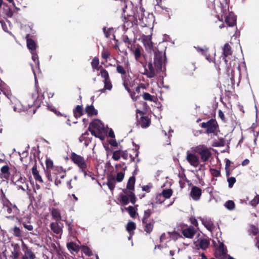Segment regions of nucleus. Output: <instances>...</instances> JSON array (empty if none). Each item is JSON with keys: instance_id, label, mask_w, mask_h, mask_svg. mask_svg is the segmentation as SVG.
Returning <instances> with one entry per match:
<instances>
[{"instance_id": "nucleus-27", "label": "nucleus", "mask_w": 259, "mask_h": 259, "mask_svg": "<svg viewBox=\"0 0 259 259\" xmlns=\"http://www.w3.org/2000/svg\"><path fill=\"white\" fill-rule=\"evenodd\" d=\"M10 232L12 233L15 237L21 238L22 237V231L19 227L15 226L10 230Z\"/></svg>"}, {"instance_id": "nucleus-55", "label": "nucleus", "mask_w": 259, "mask_h": 259, "mask_svg": "<svg viewBox=\"0 0 259 259\" xmlns=\"http://www.w3.org/2000/svg\"><path fill=\"white\" fill-rule=\"evenodd\" d=\"M115 169L116 170H119L120 169H121L123 171L126 170L127 167L125 165V163L124 162H122V163H119L115 165Z\"/></svg>"}, {"instance_id": "nucleus-20", "label": "nucleus", "mask_w": 259, "mask_h": 259, "mask_svg": "<svg viewBox=\"0 0 259 259\" xmlns=\"http://www.w3.org/2000/svg\"><path fill=\"white\" fill-rule=\"evenodd\" d=\"M115 177L113 175H109L107 177V185L111 191H113L115 186Z\"/></svg>"}, {"instance_id": "nucleus-50", "label": "nucleus", "mask_w": 259, "mask_h": 259, "mask_svg": "<svg viewBox=\"0 0 259 259\" xmlns=\"http://www.w3.org/2000/svg\"><path fill=\"white\" fill-rule=\"evenodd\" d=\"M52 171L54 174L58 176L59 174H61L64 170L61 166H55Z\"/></svg>"}, {"instance_id": "nucleus-15", "label": "nucleus", "mask_w": 259, "mask_h": 259, "mask_svg": "<svg viewBox=\"0 0 259 259\" xmlns=\"http://www.w3.org/2000/svg\"><path fill=\"white\" fill-rule=\"evenodd\" d=\"M196 233V231L193 226L183 229L182 231L183 235L186 238H192Z\"/></svg>"}, {"instance_id": "nucleus-47", "label": "nucleus", "mask_w": 259, "mask_h": 259, "mask_svg": "<svg viewBox=\"0 0 259 259\" xmlns=\"http://www.w3.org/2000/svg\"><path fill=\"white\" fill-rule=\"evenodd\" d=\"M121 155V150H118L115 151L113 152L112 158L115 160L118 161L120 159Z\"/></svg>"}, {"instance_id": "nucleus-40", "label": "nucleus", "mask_w": 259, "mask_h": 259, "mask_svg": "<svg viewBox=\"0 0 259 259\" xmlns=\"http://www.w3.org/2000/svg\"><path fill=\"white\" fill-rule=\"evenodd\" d=\"M110 56V51L106 48H103V50L101 53V57L105 60V62H107V59Z\"/></svg>"}, {"instance_id": "nucleus-58", "label": "nucleus", "mask_w": 259, "mask_h": 259, "mask_svg": "<svg viewBox=\"0 0 259 259\" xmlns=\"http://www.w3.org/2000/svg\"><path fill=\"white\" fill-rule=\"evenodd\" d=\"M123 42L127 45V47L130 49L131 50H132V46L130 47V45H131V40L127 36H125L123 37Z\"/></svg>"}, {"instance_id": "nucleus-35", "label": "nucleus", "mask_w": 259, "mask_h": 259, "mask_svg": "<svg viewBox=\"0 0 259 259\" xmlns=\"http://www.w3.org/2000/svg\"><path fill=\"white\" fill-rule=\"evenodd\" d=\"M133 153H129V157L131 159V162H134L135 161L136 157L138 156L139 152L137 148L133 149L132 150Z\"/></svg>"}, {"instance_id": "nucleus-4", "label": "nucleus", "mask_w": 259, "mask_h": 259, "mask_svg": "<svg viewBox=\"0 0 259 259\" xmlns=\"http://www.w3.org/2000/svg\"><path fill=\"white\" fill-rule=\"evenodd\" d=\"M152 213L153 211L150 209L145 210L142 219L144 231L148 234H150L153 231L156 222L154 219L150 218Z\"/></svg>"}, {"instance_id": "nucleus-63", "label": "nucleus", "mask_w": 259, "mask_h": 259, "mask_svg": "<svg viewBox=\"0 0 259 259\" xmlns=\"http://www.w3.org/2000/svg\"><path fill=\"white\" fill-rule=\"evenodd\" d=\"M129 156V153L127 150H121V157L125 160H127Z\"/></svg>"}, {"instance_id": "nucleus-23", "label": "nucleus", "mask_w": 259, "mask_h": 259, "mask_svg": "<svg viewBox=\"0 0 259 259\" xmlns=\"http://www.w3.org/2000/svg\"><path fill=\"white\" fill-rule=\"evenodd\" d=\"M143 44L146 50L151 51L153 49V42L148 36H144L143 38Z\"/></svg>"}, {"instance_id": "nucleus-6", "label": "nucleus", "mask_w": 259, "mask_h": 259, "mask_svg": "<svg viewBox=\"0 0 259 259\" xmlns=\"http://www.w3.org/2000/svg\"><path fill=\"white\" fill-rule=\"evenodd\" d=\"M193 151L200 156L201 160L203 162L207 161L212 154L210 149L204 145H199L195 147Z\"/></svg>"}, {"instance_id": "nucleus-32", "label": "nucleus", "mask_w": 259, "mask_h": 259, "mask_svg": "<svg viewBox=\"0 0 259 259\" xmlns=\"http://www.w3.org/2000/svg\"><path fill=\"white\" fill-rule=\"evenodd\" d=\"M99 59L97 57H94L91 62V66L93 69L97 70L100 69L102 68V66H99Z\"/></svg>"}, {"instance_id": "nucleus-33", "label": "nucleus", "mask_w": 259, "mask_h": 259, "mask_svg": "<svg viewBox=\"0 0 259 259\" xmlns=\"http://www.w3.org/2000/svg\"><path fill=\"white\" fill-rule=\"evenodd\" d=\"M30 160L32 161V163L33 164V166L32 167V173L33 176L37 174L38 172V171L37 169L36 162L37 160L35 156L34 155L33 157L32 158L30 157Z\"/></svg>"}, {"instance_id": "nucleus-34", "label": "nucleus", "mask_w": 259, "mask_h": 259, "mask_svg": "<svg viewBox=\"0 0 259 259\" xmlns=\"http://www.w3.org/2000/svg\"><path fill=\"white\" fill-rule=\"evenodd\" d=\"M142 97L143 99L145 101H148L150 102H155V96L150 95L148 93L143 92Z\"/></svg>"}, {"instance_id": "nucleus-43", "label": "nucleus", "mask_w": 259, "mask_h": 259, "mask_svg": "<svg viewBox=\"0 0 259 259\" xmlns=\"http://www.w3.org/2000/svg\"><path fill=\"white\" fill-rule=\"evenodd\" d=\"M125 209L128 212L130 216L135 218L136 217V211L135 208L132 206H129L127 207H125Z\"/></svg>"}, {"instance_id": "nucleus-13", "label": "nucleus", "mask_w": 259, "mask_h": 259, "mask_svg": "<svg viewBox=\"0 0 259 259\" xmlns=\"http://www.w3.org/2000/svg\"><path fill=\"white\" fill-rule=\"evenodd\" d=\"M209 244V241L207 239L200 238L198 240L195 246L197 249L200 248L202 250H205L208 247Z\"/></svg>"}, {"instance_id": "nucleus-21", "label": "nucleus", "mask_w": 259, "mask_h": 259, "mask_svg": "<svg viewBox=\"0 0 259 259\" xmlns=\"http://www.w3.org/2000/svg\"><path fill=\"white\" fill-rule=\"evenodd\" d=\"M66 246L68 249L71 252H72V251H74L76 253H78L81 248L80 246L73 242H70L67 243Z\"/></svg>"}, {"instance_id": "nucleus-45", "label": "nucleus", "mask_w": 259, "mask_h": 259, "mask_svg": "<svg viewBox=\"0 0 259 259\" xmlns=\"http://www.w3.org/2000/svg\"><path fill=\"white\" fill-rule=\"evenodd\" d=\"M31 53L32 55V59L34 62L36 66L38 67L39 65V62L38 57L36 51L31 52Z\"/></svg>"}, {"instance_id": "nucleus-61", "label": "nucleus", "mask_w": 259, "mask_h": 259, "mask_svg": "<svg viewBox=\"0 0 259 259\" xmlns=\"http://www.w3.org/2000/svg\"><path fill=\"white\" fill-rule=\"evenodd\" d=\"M152 188V185L151 184H149L147 185L143 186L142 187V190L143 191H146L147 192H149L150 189Z\"/></svg>"}, {"instance_id": "nucleus-53", "label": "nucleus", "mask_w": 259, "mask_h": 259, "mask_svg": "<svg viewBox=\"0 0 259 259\" xmlns=\"http://www.w3.org/2000/svg\"><path fill=\"white\" fill-rule=\"evenodd\" d=\"M22 224L23 225V227H24L25 229H27V230L29 231H33V226L31 224L30 222H23L22 223Z\"/></svg>"}, {"instance_id": "nucleus-3", "label": "nucleus", "mask_w": 259, "mask_h": 259, "mask_svg": "<svg viewBox=\"0 0 259 259\" xmlns=\"http://www.w3.org/2000/svg\"><path fill=\"white\" fill-rule=\"evenodd\" d=\"M104 130V125L99 119H95L91 122L88 129L93 136L102 140L104 139L102 134Z\"/></svg>"}, {"instance_id": "nucleus-30", "label": "nucleus", "mask_w": 259, "mask_h": 259, "mask_svg": "<svg viewBox=\"0 0 259 259\" xmlns=\"http://www.w3.org/2000/svg\"><path fill=\"white\" fill-rule=\"evenodd\" d=\"M127 66H123L120 64L116 65V71L121 75H125L127 73Z\"/></svg>"}, {"instance_id": "nucleus-2", "label": "nucleus", "mask_w": 259, "mask_h": 259, "mask_svg": "<svg viewBox=\"0 0 259 259\" xmlns=\"http://www.w3.org/2000/svg\"><path fill=\"white\" fill-rule=\"evenodd\" d=\"M135 182L136 178L134 176L130 177L126 185V188L122 190V192L125 194L120 195V201L123 205L128 204L130 200L133 204H135L136 203L137 198L135 193L133 192L135 189Z\"/></svg>"}, {"instance_id": "nucleus-62", "label": "nucleus", "mask_w": 259, "mask_h": 259, "mask_svg": "<svg viewBox=\"0 0 259 259\" xmlns=\"http://www.w3.org/2000/svg\"><path fill=\"white\" fill-rule=\"evenodd\" d=\"M218 115L223 122H226L227 120H226V118L225 117V115L221 110H219Z\"/></svg>"}, {"instance_id": "nucleus-31", "label": "nucleus", "mask_w": 259, "mask_h": 259, "mask_svg": "<svg viewBox=\"0 0 259 259\" xmlns=\"http://www.w3.org/2000/svg\"><path fill=\"white\" fill-rule=\"evenodd\" d=\"M4 208L9 214L12 213L13 211V209H14L15 210H16L17 209L15 205L13 206L12 204L11 203L4 204Z\"/></svg>"}, {"instance_id": "nucleus-25", "label": "nucleus", "mask_w": 259, "mask_h": 259, "mask_svg": "<svg viewBox=\"0 0 259 259\" xmlns=\"http://www.w3.org/2000/svg\"><path fill=\"white\" fill-rule=\"evenodd\" d=\"M29 34L27 35V47L31 52L35 51L36 48V44L35 41L31 38H28Z\"/></svg>"}, {"instance_id": "nucleus-10", "label": "nucleus", "mask_w": 259, "mask_h": 259, "mask_svg": "<svg viewBox=\"0 0 259 259\" xmlns=\"http://www.w3.org/2000/svg\"><path fill=\"white\" fill-rule=\"evenodd\" d=\"M186 160L191 165L195 167H197L199 164V157L195 154L190 153L189 151L187 152Z\"/></svg>"}, {"instance_id": "nucleus-57", "label": "nucleus", "mask_w": 259, "mask_h": 259, "mask_svg": "<svg viewBox=\"0 0 259 259\" xmlns=\"http://www.w3.org/2000/svg\"><path fill=\"white\" fill-rule=\"evenodd\" d=\"M134 24L132 22L130 21L127 19L126 21L124 22L123 24V28L126 29H128L130 28H132L134 26Z\"/></svg>"}, {"instance_id": "nucleus-1", "label": "nucleus", "mask_w": 259, "mask_h": 259, "mask_svg": "<svg viewBox=\"0 0 259 259\" xmlns=\"http://www.w3.org/2000/svg\"><path fill=\"white\" fill-rule=\"evenodd\" d=\"M154 53V66L152 62L148 63L147 68L146 66H143L145 68V72L144 74L147 75L148 78H153L156 75V73L160 72L162 70L164 59L163 57H165V53L162 51L159 50H153Z\"/></svg>"}, {"instance_id": "nucleus-29", "label": "nucleus", "mask_w": 259, "mask_h": 259, "mask_svg": "<svg viewBox=\"0 0 259 259\" xmlns=\"http://www.w3.org/2000/svg\"><path fill=\"white\" fill-rule=\"evenodd\" d=\"M142 51H143V49L140 46H138L136 49L133 51L135 58L137 61H140V59L142 56Z\"/></svg>"}, {"instance_id": "nucleus-24", "label": "nucleus", "mask_w": 259, "mask_h": 259, "mask_svg": "<svg viewBox=\"0 0 259 259\" xmlns=\"http://www.w3.org/2000/svg\"><path fill=\"white\" fill-rule=\"evenodd\" d=\"M83 109L82 106L77 105L73 109V115L76 118L80 117L83 114Z\"/></svg>"}, {"instance_id": "nucleus-17", "label": "nucleus", "mask_w": 259, "mask_h": 259, "mask_svg": "<svg viewBox=\"0 0 259 259\" xmlns=\"http://www.w3.org/2000/svg\"><path fill=\"white\" fill-rule=\"evenodd\" d=\"M201 221L202 222V224L205 226V227L209 231L212 232L215 228V226L211 221V220L209 219H202L201 218H199Z\"/></svg>"}, {"instance_id": "nucleus-54", "label": "nucleus", "mask_w": 259, "mask_h": 259, "mask_svg": "<svg viewBox=\"0 0 259 259\" xmlns=\"http://www.w3.org/2000/svg\"><path fill=\"white\" fill-rule=\"evenodd\" d=\"M212 146L214 147H223L225 146V141L222 138L218 141L214 142Z\"/></svg>"}, {"instance_id": "nucleus-60", "label": "nucleus", "mask_w": 259, "mask_h": 259, "mask_svg": "<svg viewBox=\"0 0 259 259\" xmlns=\"http://www.w3.org/2000/svg\"><path fill=\"white\" fill-rule=\"evenodd\" d=\"M129 94H130L132 99L134 101H137L140 98V95L136 96V93L134 91H132L131 92V93H129Z\"/></svg>"}, {"instance_id": "nucleus-5", "label": "nucleus", "mask_w": 259, "mask_h": 259, "mask_svg": "<svg viewBox=\"0 0 259 259\" xmlns=\"http://www.w3.org/2000/svg\"><path fill=\"white\" fill-rule=\"evenodd\" d=\"M201 127L205 129V133L209 135L211 134L216 135L219 129V124L215 119L211 118L207 122H203L200 123Z\"/></svg>"}, {"instance_id": "nucleus-38", "label": "nucleus", "mask_w": 259, "mask_h": 259, "mask_svg": "<svg viewBox=\"0 0 259 259\" xmlns=\"http://www.w3.org/2000/svg\"><path fill=\"white\" fill-rule=\"evenodd\" d=\"M100 75H101V77L104 79V80H108L110 79L109 73L107 70H106L105 69L103 68V67L101 68L100 69Z\"/></svg>"}, {"instance_id": "nucleus-12", "label": "nucleus", "mask_w": 259, "mask_h": 259, "mask_svg": "<svg viewBox=\"0 0 259 259\" xmlns=\"http://www.w3.org/2000/svg\"><path fill=\"white\" fill-rule=\"evenodd\" d=\"M232 55V51L231 46L228 43H226L223 48V59L226 66L228 65L227 57Z\"/></svg>"}, {"instance_id": "nucleus-16", "label": "nucleus", "mask_w": 259, "mask_h": 259, "mask_svg": "<svg viewBox=\"0 0 259 259\" xmlns=\"http://www.w3.org/2000/svg\"><path fill=\"white\" fill-rule=\"evenodd\" d=\"M61 225L62 224L60 222L56 221L51 223L50 227L54 233L59 234L62 232Z\"/></svg>"}, {"instance_id": "nucleus-9", "label": "nucleus", "mask_w": 259, "mask_h": 259, "mask_svg": "<svg viewBox=\"0 0 259 259\" xmlns=\"http://www.w3.org/2000/svg\"><path fill=\"white\" fill-rule=\"evenodd\" d=\"M144 12V8L140 7L139 10L137 11L138 15L135 13L134 16H128L127 19L132 22L134 25H137L138 23V20H141L143 19Z\"/></svg>"}, {"instance_id": "nucleus-18", "label": "nucleus", "mask_w": 259, "mask_h": 259, "mask_svg": "<svg viewBox=\"0 0 259 259\" xmlns=\"http://www.w3.org/2000/svg\"><path fill=\"white\" fill-rule=\"evenodd\" d=\"M225 21L228 26H233L236 24V19L232 13H230L225 17Z\"/></svg>"}, {"instance_id": "nucleus-22", "label": "nucleus", "mask_w": 259, "mask_h": 259, "mask_svg": "<svg viewBox=\"0 0 259 259\" xmlns=\"http://www.w3.org/2000/svg\"><path fill=\"white\" fill-rule=\"evenodd\" d=\"M51 213L52 218L54 220L57 222H60L61 220L62 217L61 215V212L59 209L52 208Z\"/></svg>"}, {"instance_id": "nucleus-64", "label": "nucleus", "mask_w": 259, "mask_h": 259, "mask_svg": "<svg viewBox=\"0 0 259 259\" xmlns=\"http://www.w3.org/2000/svg\"><path fill=\"white\" fill-rule=\"evenodd\" d=\"M224 245L223 243H221L219 245V247L218 248L219 251L221 252L222 255H225L226 254V252L224 249Z\"/></svg>"}, {"instance_id": "nucleus-42", "label": "nucleus", "mask_w": 259, "mask_h": 259, "mask_svg": "<svg viewBox=\"0 0 259 259\" xmlns=\"http://www.w3.org/2000/svg\"><path fill=\"white\" fill-rule=\"evenodd\" d=\"M4 11L5 14L7 15L8 17H12L13 15V12L12 11V9L7 4H6V8H4Z\"/></svg>"}, {"instance_id": "nucleus-51", "label": "nucleus", "mask_w": 259, "mask_h": 259, "mask_svg": "<svg viewBox=\"0 0 259 259\" xmlns=\"http://www.w3.org/2000/svg\"><path fill=\"white\" fill-rule=\"evenodd\" d=\"M165 198L163 197L162 194H158L156 195L155 197V203H162L165 200Z\"/></svg>"}, {"instance_id": "nucleus-8", "label": "nucleus", "mask_w": 259, "mask_h": 259, "mask_svg": "<svg viewBox=\"0 0 259 259\" xmlns=\"http://www.w3.org/2000/svg\"><path fill=\"white\" fill-rule=\"evenodd\" d=\"M70 158L73 162L77 165L79 169L88 168V164L84 158L74 152L71 153Z\"/></svg>"}, {"instance_id": "nucleus-11", "label": "nucleus", "mask_w": 259, "mask_h": 259, "mask_svg": "<svg viewBox=\"0 0 259 259\" xmlns=\"http://www.w3.org/2000/svg\"><path fill=\"white\" fill-rule=\"evenodd\" d=\"M201 195L202 190L200 188L197 186H193L191 188L190 196L194 200H199L201 197Z\"/></svg>"}, {"instance_id": "nucleus-46", "label": "nucleus", "mask_w": 259, "mask_h": 259, "mask_svg": "<svg viewBox=\"0 0 259 259\" xmlns=\"http://www.w3.org/2000/svg\"><path fill=\"white\" fill-rule=\"evenodd\" d=\"M81 251L88 256H91L93 253L90 248L87 246L83 245L81 247Z\"/></svg>"}, {"instance_id": "nucleus-39", "label": "nucleus", "mask_w": 259, "mask_h": 259, "mask_svg": "<svg viewBox=\"0 0 259 259\" xmlns=\"http://www.w3.org/2000/svg\"><path fill=\"white\" fill-rule=\"evenodd\" d=\"M24 256H26L29 259H35L36 258L35 254L30 249L27 248L25 251V255Z\"/></svg>"}, {"instance_id": "nucleus-52", "label": "nucleus", "mask_w": 259, "mask_h": 259, "mask_svg": "<svg viewBox=\"0 0 259 259\" xmlns=\"http://www.w3.org/2000/svg\"><path fill=\"white\" fill-rule=\"evenodd\" d=\"M124 172H118L117 174L116 177L115 178V180L117 182H121L123 181L124 177Z\"/></svg>"}, {"instance_id": "nucleus-48", "label": "nucleus", "mask_w": 259, "mask_h": 259, "mask_svg": "<svg viewBox=\"0 0 259 259\" xmlns=\"http://www.w3.org/2000/svg\"><path fill=\"white\" fill-rule=\"evenodd\" d=\"M46 165L47 169L53 170L54 168L53 165V161L50 158H47L46 160Z\"/></svg>"}, {"instance_id": "nucleus-26", "label": "nucleus", "mask_w": 259, "mask_h": 259, "mask_svg": "<svg viewBox=\"0 0 259 259\" xmlns=\"http://www.w3.org/2000/svg\"><path fill=\"white\" fill-rule=\"evenodd\" d=\"M136 229V224L135 223L132 221H130L127 223L126 230L128 232L130 235H133L134 234V231Z\"/></svg>"}, {"instance_id": "nucleus-28", "label": "nucleus", "mask_w": 259, "mask_h": 259, "mask_svg": "<svg viewBox=\"0 0 259 259\" xmlns=\"http://www.w3.org/2000/svg\"><path fill=\"white\" fill-rule=\"evenodd\" d=\"M9 167L8 165H6L2 167L1 168V171L2 174L3 175L2 178H4L6 179H8L10 177V172H9Z\"/></svg>"}, {"instance_id": "nucleus-19", "label": "nucleus", "mask_w": 259, "mask_h": 259, "mask_svg": "<svg viewBox=\"0 0 259 259\" xmlns=\"http://www.w3.org/2000/svg\"><path fill=\"white\" fill-rule=\"evenodd\" d=\"M84 111L89 117H92L98 114V111L95 109L94 106L93 105H87L85 107Z\"/></svg>"}, {"instance_id": "nucleus-41", "label": "nucleus", "mask_w": 259, "mask_h": 259, "mask_svg": "<svg viewBox=\"0 0 259 259\" xmlns=\"http://www.w3.org/2000/svg\"><path fill=\"white\" fill-rule=\"evenodd\" d=\"M258 203H259V195L256 194V195L249 202V204L253 207H256Z\"/></svg>"}, {"instance_id": "nucleus-36", "label": "nucleus", "mask_w": 259, "mask_h": 259, "mask_svg": "<svg viewBox=\"0 0 259 259\" xmlns=\"http://www.w3.org/2000/svg\"><path fill=\"white\" fill-rule=\"evenodd\" d=\"M104 88L101 90V92H104L105 90H111L112 88V84L110 79L104 80Z\"/></svg>"}, {"instance_id": "nucleus-14", "label": "nucleus", "mask_w": 259, "mask_h": 259, "mask_svg": "<svg viewBox=\"0 0 259 259\" xmlns=\"http://www.w3.org/2000/svg\"><path fill=\"white\" fill-rule=\"evenodd\" d=\"M140 113L142 115L140 119L138 120L139 124L142 128H146L149 126L151 123L150 118L148 116L143 115V112L140 111Z\"/></svg>"}, {"instance_id": "nucleus-37", "label": "nucleus", "mask_w": 259, "mask_h": 259, "mask_svg": "<svg viewBox=\"0 0 259 259\" xmlns=\"http://www.w3.org/2000/svg\"><path fill=\"white\" fill-rule=\"evenodd\" d=\"M172 193V190L171 189H166L163 190L162 193L160 194L165 199H168L171 196Z\"/></svg>"}, {"instance_id": "nucleus-7", "label": "nucleus", "mask_w": 259, "mask_h": 259, "mask_svg": "<svg viewBox=\"0 0 259 259\" xmlns=\"http://www.w3.org/2000/svg\"><path fill=\"white\" fill-rule=\"evenodd\" d=\"M25 177L22 176L20 174H16L12 178V181L17 186L18 190L24 191L28 189V185L26 181Z\"/></svg>"}, {"instance_id": "nucleus-44", "label": "nucleus", "mask_w": 259, "mask_h": 259, "mask_svg": "<svg viewBox=\"0 0 259 259\" xmlns=\"http://www.w3.org/2000/svg\"><path fill=\"white\" fill-rule=\"evenodd\" d=\"M225 206L229 210H233L235 208V204L233 201L228 200L225 204Z\"/></svg>"}, {"instance_id": "nucleus-59", "label": "nucleus", "mask_w": 259, "mask_h": 259, "mask_svg": "<svg viewBox=\"0 0 259 259\" xmlns=\"http://www.w3.org/2000/svg\"><path fill=\"white\" fill-rule=\"evenodd\" d=\"M196 49H197L198 52H201L202 54L204 55H206V54L207 53L208 51V48H207L206 47H205L204 48H201L198 47L196 48Z\"/></svg>"}, {"instance_id": "nucleus-56", "label": "nucleus", "mask_w": 259, "mask_h": 259, "mask_svg": "<svg viewBox=\"0 0 259 259\" xmlns=\"http://www.w3.org/2000/svg\"><path fill=\"white\" fill-rule=\"evenodd\" d=\"M210 171L211 175L213 177H218L221 176V172L219 170H217L214 168H210Z\"/></svg>"}, {"instance_id": "nucleus-49", "label": "nucleus", "mask_w": 259, "mask_h": 259, "mask_svg": "<svg viewBox=\"0 0 259 259\" xmlns=\"http://www.w3.org/2000/svg\"><path fill=\"white\" fill-rule=\"evenodd\" d=\"M227 182L228 183V187L231 188L236 183V180L235 178L233 177H228L227 178Z\"/></svg>"}]
</instances>
